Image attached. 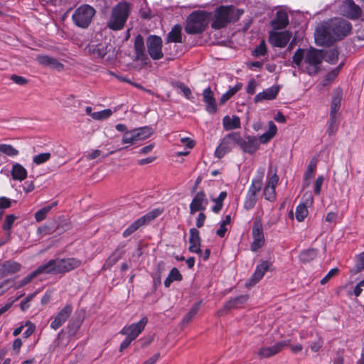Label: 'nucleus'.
<instances>
[{
  "instance_id": "8fccbe9b",
  "label": "nucleus",
  "mask_w": 364,
  "mask_h": 364,
  "mask_svg": "<svg viewBox=\"0 0 364 364\" xmlns=\"http://www.w3.org/2000/svg\"><path fill=\"white\" fill-rule=\"evenodd\" d=\"M134 129L126 132L122 137L123 144H134L137 141Z\"/></svg>"
},
{
  "instance_id": "de8ad7c7",
  "label": "nucleus",
  "mask_w": 364,
  "mask_h": 364,
  "mask_svg": "<svg viewBox=\"0 0 364 364\" xmlns=\"http://www.w3.org/2000/svg\"><path fill=\"white\" fill-rule=\"evenodd\" d=\"M338 123L336 119V116H329L328 121V129L326 132L329 136L335 134L338 129Z\"/></svg>"
},
{
  "instance_id": "603ef678",
  "label": "nucleus",
  "mask_w": 364,
  "mask_h": 364,
  "mask_svg": "<svg viewBox=\"0 0 364 364\" xmlns=\"http://www.w3.org/2000/svg\"><path fill=\"white\" fill-rule=\"evenodd\" d=\"M112 114V111L109 109H104L100 112H93L92 118L96 120H102L109 117Z\"/></svg>"
},
{
  "instance_id": "423d86ee",
  "label": "nucleus",
  "mask_w": 364,
  "mask_h": 364,
  "mask_svg": "<svg viewBox=\"0 0 364 364\" xmlns=\"http://www.w3.org/2000/svg\"><path fill=\"white\" fill-rule=\"evenodd\" d=\"M323 60L322 50L311 48L306 51L301 70L311 76L315 75L319 72Z\"/></svg>"
},
{
  "instance_id": "5fc2aeb1",
  "label": "nucleus",
  "mask_w": 364,
  "mask_h": 364,
  "mask_svg": "<svg viewBox=\"0 0 364 364\" xmlns=\"http://www.w3.org/2000/svg\"><path fill=\"white\" fill-rule=\"evenodd\" d=\"M267 53V47L264 40L261 41L259 44L255 48L253 55L256 57L264 56Z\"/></svg>"
},
{
  "instance_id": "bb28decb",
  "label": "nucleus",
  "mask_w": 364,
  "mask_h": 364,
  "mask_svg": "<svg viewBox=\"0 0 364 364\" xmlns=\"http://www.w3.org/2000/svg\"><path fill=\"white\" fill-rule=\"evenodd\" d=\"M287 341H282L276 343L271 347L262 348L259 351V355L262 357L268 358L279 353L285 346L288 345Z\"/></svg>"
},
{
  "instance_id": "4be33fe9",
  "label": "nucleus",
  "mask_w": 364,
  "mask_h": 364,
  "mask_svg": "<svg viewBox=\"0 0 364 364\" xmlns=\"http://www.w3.org/2000/svg\"><path fill=\"white\" fill-rule=\"evenodd\" d=\"M134 48L135 51V60L146 61L148 59L145 50L144 38L141 35H137L135 37Z\"/></svg>"
},
{
  "instance_id": "cd10ccee",
  "label": "nucleus",
  "mask_w": 364,
  "mask_h": 364,
  "mask_svg": "<svg viewBox=\"0 0 364 364\" xmlns=\"http://www.w3.org/2000/svg\"><path fill=\"white\" fill-rule=\"evenodd\" d=\"M247 300L248 296L247 294L240 295L227 301L224 305V309L226 310H230L241 308L243 304L247 301Z\"/></svg>"
},
{
  "instance_id": "6e6552de",
  "label": "nucleus",
  "mask_w": 364,
  "mask_h": 364,
  "mask_svg": "<svg viewBox=\"0 0 364 364\" xmlns=\"http://www.w3.org/2000/svg\"><path fill=\"white\" fill-rule=\"evenodd\" d=\"M340 14L350 20H357L362 16V9L353 0H343L339 6Z\"/></svg>"
},
{
  "instance_id": "0e129e2a",
  "label": "nucleus",
  "mask_w": 364,
  "mask_h": 364,
  "mask_svg": "<svg viewBox=\"0 0 364 364\" xmlns=\"http://www.w3.org/2000/svg\"><path fill=\"white\" fill-rule=\"evenodd\" d=\"M168 277L174 281H181L182 279V275L179 272L178 269L176 267H173L168 274Z\"/></svg>"
},
{
  "instance_id": "4c0bfd02",
  "label": "nucleus",
  "mask_w": 364,
  "mask_h": 364,
  "mask_svg": "<svg viewBox=\"0 0 364 364\" xmlns=\"http://www.w3.org/2000/svg\"><path fill=\"white\" fill-rule=\"evenodd\" d=\"M57 205V202H53L50 205H46L41 209L38 210L35 213V219L37 222H41L43 220L46 218L47 214L51 210V209L53 207H55Z\"/></svg>"
},
{
  "instance_id": "f3484780",
  "label": "nucleus",
  "mask_w": 364,
  "mask_h": 364,
  "mask_svg": "<svg viewBox=\"0 0 364 364\" xmlns=\"http://www.w3.org/2000/svg\"><path fill=\"white\" fill-rule=\"evenodd\" d=\"M239 146L244 152L252 154L259 149V143L255 136H247L244 139L241 136Z\"/></svg>"
},
{
  "instance_id": "774afa93",
  "label": "nucleus",
  "mask_w": 364,
  "mask_h": 364,
  "mask_svg": "<svg viewBox=\"0 0 364 364\" xmlns=\"http://www.w3.org/2000/svg\"><path fill=\"white\" fill-rule=\"evenodd\" d=\"M228 152H229V151L226 150V149L220 143L215 151V155L216 157L220 159Z\"/></svg>"
},
{
  "instance_id": "680f3d73",
  "label": "nucleus",
  "mask_w": 364,
  "mask_h": 364,
  "mask_svg": "<svg viewBox=\"0 0 364 364\" xmlns=\"http://www.w3.org/2000/svg\"><path fill=\"white\" fill-rule=\"evenodd\" d=\"M324 181V177L323 176H319L317 177L315 184H314V193L316 195H319L321 190V186Z\"/></svg>"
},
{
  "instance_id": "79ce46f5",
  "label": "nucleus",
  "mask_w": 364,
  "mask_h": 364,
  "mask_svg": "<svg viewBox=\"0 0 364 364\" xmlns=\"http://www.w3.org/2000/svg\"><path fill=\"white\" fill-rule=\"evenodd\" d=\"M344 65V62H341L336 68H333L331 72H329L326 76L324 81L326 82L323 83V85H326L328 83L333 82L335 78L337 77L338 73H340L341 68Z\"/></svg>"
},
{
  "instance_id": "dca6fc26",
  "label": "nucleus",
  "mask_w": 364,
  "mask_h": 364,
  "mask_svg": "<svg viewBox=\"0 0 364 364\" xmlns=\"http://www.w3.org/2000/svg\"><path fill=\"white\" fill-rule=\"evenodd\" d=\"M271 265L272 264L268 261H262L260 264H257L254 274L246 284V286L252 287L256 284L262 279L265 272L269 269Z\"/></svg>"
},
{
  "instance_id": "412c9836",
  "label": "nucleus",
  "mask_w": 364,
  "mask_h": 364,
  "mask_svg": "<svg viewBox=\"0 0 364 364\" xmlns=\"http://www.w3.org/2000/svg\"><path fill=\"white\" fill-rule=\"evenodd\" d=\"M343 90L340 87H338L333 90L330 109L331 116H336L338 111L341 108V100L343 98Z\"/></svg>"
},
{
  "instance_id": "2eb2a0df",
  "label": "nucleus",
  "mask_w": 364,
  "mask_h": 364,
  "mask_svg": "<svg viewBox=\"0 0 364 364\" xmlns=\"http://www.w3.org/2000/svg\"><path fill=\"white\" fill-rule=\"evenodd\" d=\"M112 46L107 44H92L85 48L87 54L92 55L94 58H103L111 50Z\"/></svg>"
},
{
  "instance_id": "473e14b6",
  "label": "nucleus",
  "mask_w": 364,
  "mask_h": 364,
  "mask_svg": "<svg viewBox=\"0 0 364 364\" xmlns=\"http://www.w3.org/2000/svg\"><path fill=\"white\" fill-rule=\"evenodd\" d=\"M223 124L225 130H231L240 127V119L233 115L232 117L225 116L223 119Z\"/></svg>"
},
{
  "instance_id": "f704fd0d",
  "label": "nucleus",
  "mask_w": 364,
  "mask_h": 364,
  "mask_svg": "<svg viewBox=\"0 0 364 364\" xmlns=\"http://www.w3.org/2000/svg\"><path fill=\"white\" fill-rule=\"evenodd\" d=\"M264 169L263 168L261 172V176L257 178H255L252 181V184L249 188L247 193L257 195L262 188V176L264 175Z\"/></svg>"
},
{
  "instance_id": "f257e3e1",
  "label": "nucleus",
  "mask_w": 364,
  "mask_h": 364,
  "mask_svg": "<svg viewBox=\"0 0 364 364\" xmlns=\"http://www.w3.org/2000/svg\"><path fill=\"white\" fill-rule=\"evenodd\" d=\"M352 29V23L341 17L323 21L315 30V43L318 46L330 47L333 43L348 36L351 33Z\"/></svg>"
},
{
  "instance_id": "4468645a",
  "label": "nucleus",
  "mask_w": 364,
  "mask_h": 364,
  "mask_svg": "<svg viewBox=\"0 0 364 364\" xmlns=\"http://www.w3.org/2000/svg\"><path fill=\"white\" fill-rule=\"evenodd\" d=\"M73 312V306L71 304H66L57 315L54 317L53 321L50 323V328L57 330L68 319Z\"/></svg>"
},
{
  "instance_id": "9b49d317",
  "label": "nucleus",
  "mask_w": 364,
  "mask_h": 364,
  "mask_svg": "<svg viewBox=\"0 0 364 364\" xmlns=\"http://www.w3.org/2000/svg\"><path fill=\"white\" fill-rule=\"evenodd\" d=\"M147 322V318L143 317L138 323L124 326L119 333L123 335L129 336L132 339L135 340L144 329Z\"/></svg>"
},
{
  "instance_id": "bf43d9fd",
  "label": "nucleus",
  "mask_w": 364,
  "mask_h": 364,
  "mask_svg": "<svg viewBox=\"0 0 364 364\" xmlns=\"http://www.w3.org/2000/svg\"><path fill=\"white\" fill-rule=\"evenodd\" d=\"M264 195L266 200L272 201L276 197L275 189L265 186L264 189Z\"/></svg>"
},
{
  "instance_id": "6e6d98bb",
  "label": "nucleus",
  "mask_w": 364,
  "mask_h": 364,
  "mask_svg": "<svg viewBox=\"0 0 364 364\" xmlns=\"http://www.w3.org/2000/svg\"><path fill=\"white\" fill-rule=\"evenodd\" d=\"M23 294H21L19 296H16L15 299H9L7 303L0 308V316L5 312H6L16 301H18L20 298L23 296Z\"/></svg>"
},
{
  "instance_id": "a211bd4d",
  "label": "nucleus",
  "mask_w": 364,
  "mask_h": 364,
  "mask_svg": "<svg viewBox=\"0 0 364 364\" xmlns=\"http://www.w3.org/2000/svg\"><path fill=\"white\" fill-rule=\"evenodd\" d=\"M21 264L16 261H4L0 265V277L17 273L21 269Z\"/></svg>"
},
{
  "instance_id": "09e8293b",
  "label": "nucleus",
  "mask_w": 364,
  "mask_h": 364,
  "mask_svg": "<svg viewBox=\"0 0 364 364\" xmlns=\"http://www.w3.org/2000/svg\"><path fill=\"white\" fill-rule=\"evenodd\" d=\"M142 225H143V223L141 221V220L140 219L136 220L123 232V234H122L123 237H127L131 235L133 232H134L136 230H137Z\"/></svg>"
},
{
  "instance_id": "7ed1b4c3",
  "label": "nucleus",
  "mask_w": 364,
  "mask_h": 364,
  "mask_svg": "<svg viewBox=\"0 0 364 364\" xmlns=\"http://www.w3.org/2000/svg\"><path fill=\"white\" fill-rule=\"evenodd\" d=\"M242 14L243 10L236 9L234 6H220L215 11L211 27L214 29L224 28L229 23L237 21Z\"/></svg>"
},
{
  "instance_id": "49530a36",
  "label": "nucleus",
  "mask_w": 364,
  "mask_h": 364,
  "mask_svg": "<svg viewBox=\"0 0 364 364\" xmlns=\"http://www.w3.org/2000/svg\"><path fill=\"white\" fill-rule=\"evenodd\" d=\"M0 153L9 156H15L18 154V151L10 144H0Z\"/></svg>"
},
{
  "instance_id": "338daca9",
  "label": "nucleus",
  "mask_w": 364,
  "mask_h": 364,
  "mask_svg": "<svg viewBox=\"0 0 364 364\" xmlns=\"http://www.w3.org/2000/svg\"><path fill=\"white\" fill-rule=\"evenodd\" d=\"M11 79L14 82L20 85H24L28 82V80L26 78L16 75H12Z\"/></svg>"
},
{
  "instance_id": "7c9ffc66",
  "label": "nucleus",
  "mask_w": 364,
  "mask_h": 364,
  "mask_svg": "<svg viewBox=\"0 0 364 364\" xmlns=\"http://www.w3.org/2000/svg\"><path fill=\"white\" fill-rule=\"evenodd\" d=\"M11 173L14 180L23 181L27 177L26 169L20 164L16 163L13 165Z\"/></svg>"
},
{
  "instance_id": "6ab92c4d",
  "label": "nucleus",
  "mask_w": 364,
  "mask_h": 364,
  "mask_svg": "<svg viewBox=\"0 0 364 364\" xmlns=\"http://www.w3.org/2000/svg\"><path fill=\"white\" fill-rule=\"evenodd\" d=\"M200 242L201 239L200 237L199 231L196 228H191L190 230V246L188 247V250L196 254H202Z\"/></svg>"
},
{
  "instance_id": "2f4dec72",
  "label": "nucleus",
  "mask_w": 364,
  "mask_h": 364,
  "mask_svg": "<svg viewBox=\"0 0 364 364\" xmlns=\"http://www.w3.org/2000/svg\"><path fill=\"white\" fill-rule=\"evenodd\" d=\"M323 60L330 64H336L338 60L339 50L338 47H334L328 50H322Z\"/></svg>"
},
{
  "instance_id": "052dcab7",
  "label": "nucleus",
  "mask_w": 364,
  "mask_h": 364,
  "mask_svg": "<svg viewBox=\"0 0 364 364\" xmlns=\"http://www.w3.org/2000/svg\"><path fill=\"white\" fill-rule=\"evenodd\" d=\"M338 272H339V269L338 268L331 269L327 273V274L321 280L320 283L323 285L326 284L333 277L336 275Z\"/></svg>"
},
{
  "instance_id": "9d476101",
  "label": "nucleus",
  "mask_w": 364,
  "mask_h": 364,
  "mask_svg": "<svg viewBox=\"0 0 364 364\" xmlns=\"http://www.w3.org/2000/svg\"><path fill=\"white\" fill-rule=\"evenodd\" d=\"M252 234L253 242L251 245V250L255 252L264 245L262 225L259 219H255L252 226Z\"/></svg>"
},
{
  "instance_id": "5701e85b",
  "label": "nucleus",
  "mask_w": 364,
  "mask_h": 364,
  "mask_svg": "<svg viewBox=\"0 0 364 364\" xmlns=\"http://www.w3.org/2000/svg\"><path fill=\"white\" fill-rule=\"evenodd\" d=\"M279 91L278 86H273L264 90L263 92L258 93L255 97V102H259L263 100H272L277 97Z\"/></svg>"
},
{
  "instance_id": "c03bdc74",
  "label": "nucleus",
  "mask_w": 364,
  "mask_h": 364,
  "mask_svg": "<svg viewBox=\"0 0 364 364\" xmlns=\"http://www.w3.org/2000/svg\"><path fill=\"white\" fill-rule=\"evenodd\" d=\"M308 213L306 205L304 203L299 204L296 208L295 215L299 222L303 221L308 215Z\"/></svg>"
},
{
  "instance_id": "f8f14e48",
  "label": "nucleus",
  "mask_w": 364,
  "mask_h": 364,
  "mask_svg": "<svg viewBox=\"0 0 364 364\" xmlns=\"http://www.w3.org/2000/svg\"><path fill=\"white\" fill-rule=\"evenodd\" d=\"M291 34L287 31L276 32L271 31L269 36V41L273 46L284 48L289 41Z\"/></svg>"
},
{
  "instance_id": "4d7b16f0",
  "label": "nucleus",
  "mask_w": 364,
  "mask_h": 364,
  "mask_svg": "<svg viewBox=\"0 0 364 364\" xmlns=\"http://www.w3.org/2000/svg\"><path fill=\"white\" fill-rule=\"evenodd\" d=\"M16 217L14 215H6L2 228L5 231H10Z\"/></svg>"
},
{
  "instance_id": "f03ea898",
  "label": "nucleus",
  "mask_w": 364,
  "mask_h": 364,
  "mask_svg": "<svg viewBox=\"0 0 364 364\" xmlns=\"http://www.w3.org/2000/svg\"><path fill=\"white\" fill-rule=\"evenodd\" d=\"M80 264L81 261L74 257L51 259L46 263L40 265L35 271L32 272L23 279H21L19 282L17 288L23 287V286L29 284L39 274H65L75 268H77L80 266Z\"/></svg>"
},
{
  "instance_id": "a18cd8bd",
  "label": "nucleus",
  "mask_w": 364,
  "mask_h": 364,
  "mask_svg": "<svg viewBox=\"0 0 364 364\" xmlns=\"http://www.w3.org/2000/svg\"><path fill=\"white\" fill-rule=\"evenodd\" d=\"M161 213L162 211L160 209L156 208L149 212L145 215L141 217L139 219L142 222L143 225H144L145 223H149L159 216Z\"/></svg>"
},
{
  "instance_id": "a19ab883",
  "label": "nucleus",
  "mask_w": 364,
  "mask_h": 364,
  "mask_svg": "<svg viewBox=\"0 0 364 364\" xmlns=\"http://www.w3.org/2000/svg\"><path fill=\"white\" fill-rule=\"evenodd\" d=\"M363 269H364V251L356 257L355 267L350 272L352 274H356Z\"/></svg>"
},
{
  "instance_id": "0eeeda50",
  "label": "nucleus",
  "mask_w": 364,
  "mask_h": 364,
  "mask_svg": "<svg viewBox=\"0 0 364 364\" xmlns=\"http://www.w3.org/2000/svg\"><path fill=\"white\" fill-rule=\"evenodd\" d=\"M96 10L88 4H82L77 8L72 16L74 24L81 28H87L92 21Z\"/></svg>"
},
{
  "instance_id": "393cba45",
  "label": "nucleus",
  "mask_w": 364,
  "mask_h": 364,
  "mask_svg": "<svg viewBox=\"0 0 364 364\" xmlns=\"http://www.w3.org/2000/svg\"><path fill=\"white\" fill-rule=\"evenodd\" d=\"M272 26L274 30L283 29L289 24V16L287 12L278 11L276 17L272 21Z\"/></svg>"
},
{
  "instance_id": "72a5a7b5",
  "label": "nucleus",
  "mask_w": 364,
  "mask_h": 364,
  "mask_svg": "<svg viewBox=\"0 0 364 364\" xmlns=\"http://www.w3.org/2000/svg\"><path fill=\"white\" fill-rule=\"evenodd\" d=\"M124 254V251L117 248L112 255L107 259L105 264V269H110L113 265H114L122 257Z\"/></svg>"
},
{
  "instance_id": "20e7f679",
  "label": "nucleus",
  "mask_w": 364,
  "mask_h": 364,
  "mask_svg": "<svg viewBox=\"0 0 364 364\" xmlns=\"http://www.w3.org/2000/svg\"><path fill=\"white\" fill-rule=\"evenodd\" d=\"M131 12L130 4L127 1L119 2L112 7L109 18L107 21V27L112 31H121Z\"/></svg>"
},
{
  "instance_id": "864d4df0",
  "label": "nucleus",
  "mask_w": 364,
  "mask_h": 364,
  "mask_svg": "<svg viewBox=\"0 0 364 364\" xmlns=\"http://www.w3.org/2000/svg\"><path fill=\"white\" fill-rule=\"evenodd\" d=\"M257 203V197L255 195L247 193L244 208L247 210L252 209Z\"/></svg>"
},
{
  "instance_id": "39448f33",
  "label": "nucleus",
  "mask_w": 364,
  "mask_h": 364,
  "mask_svg": "<svg viewBox=\"0 0 364 364\" xmlns=\"http://www.w3.org/2000/svg\"><path fill=\"white\" fill-rule=\"evenodd\" d=\"M209 13L204 11H193L186 19L185 31L188 34L202 33L209 22Z\"/></svg>"
},
{
  "instance_id": "69168bd1",
  "label": "nucleus",
  "mask_w": 364,
  "mask_h": 364,
  "mask_svg": "<svg viewBox=\"0 0 364 364\" xmlns=\"http://www.w3.org/2000/svg\"><path fill=\"white\" fill-rule=\"evenodd\" d=\"M80 328L79 321H73L70 322L68 325V333L70 335H74L78 328Z\"/></svg>"
},
{
  "instance_id": "e433bc0d",
  "label": "nucleus",
  "mask_w": 364,
  "mask_h": 364,
  "mask_svg": "<svg viewBox=\"0 0 364 364\" xmlns=\"http://www.w3.org/2000/svg\"><path fill=\"white\" fill-rule=\"evenodd\" d=\"M200 302L195 303L191 308L190 311L182 319L181 323L183 326H186L193 318L197 314L200 309Z\"/></svg>"
},
{
  "instance_id": "a878e982",
  "label": "nucleus",
  "mask_w": 364,
  "mask_h": 364,
  "mask_svg": "<svg viewBox=\"0 0 364 364\" xmlns=\"http://www.w3.org/2000/svg\"><path fill=\"white\" fill-rule=\"evenodd\" d=\"M241 142V135L239 132H231L226 135L220 142L223 146L229 151L234 147L236 144L239 146Z\"/></svg>"
},
{
  "instance_id": "ddd939ff",
  "label": "nucleus",
  "mask_w": 364,
  "mask_h": 364,
  "mask_svg": "<svg viewBox=\"0 0 364 364\" xmlns=\"http://www.w3.org/2000/svg\"><path fill=\"white\" fill-rule=\"evenodd\" d=\"M208 203L204 191L198 192L190 204V214L194 215L198 211H204Z\"/></svg>"
},
{
  "instance_id": "37998d69",
  "label": "nucleus",
  "mask_w": 364,
  "mask_h": 364,
  "mask_svg": "<svg viewBox=\"0 0 364 364\" xmlns=\"http://www.w3.org/2000/svg\"><path fill=\"white\" fill-rule=\"evenodd\" d=\"M172 85L173 87L180 90V91L183 94V95L187 99L191 98V95H192L191 90L184 83L179 82V81H174L172 82Z\"/></svg>"
},
{
  "instance_id": "c85d7f7f",
  "label": "nucleus",
  "mask_w": 364,
  "mask_h": 364,
  "mask_svg": "<svg viewBox=\"0 0 364 364\" xmlns=\"http://www.w3.org/2000/svg\"><path fill=\"white\" fill-rule=\"evenodd\" d=\"M181 26L175 25L167 34L166 45L170 43H182Z\"/></svg>"
},
{
  "instance_id": "13d9d810",
  "label": "nucleus",
  "mask_w": 364,
  "mask_h": 364,
  "mask_svg": "<svg viewBox=\"0 0 364 364\" xmlns=\"http://www.w3.org/2000/svg\"><path fill=\"white\" fill-rule=\"evenodd\" d=\"M37 294H38L37 291H36L33 294H31L28 295L24 299H23L21 301L20 307L22 311H24L27 309L29 308V306H30L29 302L33 300V299L36 296Z\"/></svg>"
},
{
  "instance_id": "aec40b11",
  "label": "nucleus",
  "mask_w": 364,
  "mask_h": 364,
  "mask_svg": "<svg viewBox=\"0 0 364 364\" xmlns=\"http://www.w3.org/2000/svg\"><path fill=\"white\" fill-rule=\"evenodd\" d=\"M203 101L206 104L205 109L208 113L214 114L216 112V102L210 87H207L203 90Z\"/></svg>"
},
{
  "instance_id": "e2e57ef3",
  "label": "nucleus",
  "mask_w": 364,
  "mask_h": 364,
  "mask_svg": "<svg viewBox=\"0 0 364 364\" xmlns=\"http://www.w3.org/2000/svg\"><path fill=\"white\" fill-rule=\"evenodd\" d=\"M25 326H27L28 328L23 332V335L24 338H28L35 331L36 326L33 324L31 321L26 322Z\"/></svg>"
},
{
  "instance_id": "b1692460",
  "label": "nucleus",
  "mask_w": 364,
  "mask_h": 364,
  "mask_svg": "<svg viewBox=\"0 0 364 364\" xmlns=\"http://www.w3.org/2000/svg\"><path fill=\"white\" fill-rule=\"evenodd\" d=\"M36 60L39 64L43 66H48L50 68L55 69L58 71L63 69V65L60 63L56 58H52L48 55H38Z\"/></svg>"
},
{
  "instance_id": "58836bf2",
  "label": "nucleus",
  "mask_w": 364,
  "mask_h": 364,
  "mask_svg": "<svg viewBox=\"0 0 364 364\" xmlns=\"http://www.w3.org/2000/svg\"><path fill=\"white\" fill-rule=\"evenodd\" d=\"M137 141L149 138L153 133L152 129L149 127H144L134 129Z\"/></svg>"
},
{
  "instance_id": "ea45409f",
  "label": "nucleus",
  "mask_w": 364,
  "mask_h": 364,
  "mask_svg": "<svg viewBox=\"0 0 364 364\" xmlns=\"http://www.w3.org/2000/svg\"><path fill=\"white\" fill-rule=\"evenodd\" d=\"M306 51V50L304 49L299 48L296 50L292 57L293 63L301 70L303 63L305 60Z\"/></svg>"
},
{
  "instance_id": "1a4fd4ad",
  "label": "nucleus",
  "mask_w": 364,
  "mask_h": 364,
  "mask_svg": "<svg viewBox=\"0 0 364 364\" xmlns=\"http://www.w3.org/2000/svg\"><path fill=\"white\" fill-rule=\"evenodd\" d=\"M162 39L161 37L151 35L146 38L148 53L153 60H160L163 58Z\"/></svg>"
},
{
  "instance_id": "c756f323",
  "label": "nucleus",
  "mask_w": 364,
  "mask_h": 364,
  "mask_svg": "<svg viewBox=\"0 0 364 364\" xmlns=\"http://www.w3.org/2000/svg\"><path fill=\"white\" fill-rule=\"evenodd\" d=\"M317 160L314 157L310 161L307 170L304 176L303 186L304 188L309 186L311 181L310 180L314 177V172L316 169Z\"/></svg>"
},
{
  "instance_id": "c9c22d12",
  "label": "nucleus",
  "mask_w": 364,
  "mask_h": 364,
  "mask_svg": "<svg viewBox=\"0 0 364 364\" xmlns=\"http://www.w3.org/2000/svg\"><path fill=\"white\" fill-rule=\"evenodd\" d=\"M317 253V250L314 248L304 250L299 255L300 261L303 263L310 262L316 257Z\"/></svg>"
},
{
  "instance_id": "3c124183",
  "label": "nucleus",
  "mask_w": 364,
  "mask_h": 364,
  "mask_svg": "<svg viewBox=\"0 0 364 364\" xmlns=\"http://www.w3.org/2000/svg\"><path fill=\"white\" fill-rule=\"evenodd\" d=\"M51 154L49 152L39 154L33 158V162L36 165L42 164L50 159Z\"/></svg>"
}]
</instances>
